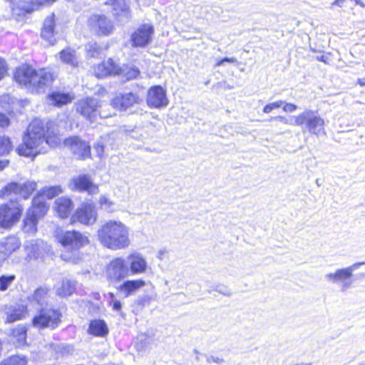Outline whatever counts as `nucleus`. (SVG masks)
<instances>
[{"mask_svg": "<svg viewBox=\"0 0 365 365\" xmlns=\"http://www.w3.org/2000/svg\"><path fill=\"white\" fill-rule=\"evenodd\" d=\"M97 235L103 247L113 251L126 249L131 243L130 228L119 220L105 221L98 230Z\"/></svg>", "mask_w": 365, "mask_h": 365, "instance_id": "1", "label": "nucleus"}, {"mask_svg": "<svg viewBox=\"0 0 365 365\" xmlns=\"http://www.w3.org/2000/svg\"><path fill=\"white\" fill-rule=\"evenodd\" d=\"M46 128L43 120L34 119L28 128V133L23 139V143L16 149L20 155L33 157L46 153L45 134Z\"/></svg>", "mask_w": 365, "mask_h": 365, "instance_id": "2", "label": "nucleus"}, {"mask_svg": "<svg viewBox=\"0 0 365 365\" xmlns=\"http://www.w3.org/2000/svg\"><path fill=\"white\" fill-rule=\"evenodd\" d=\"M62 192L61 186L46 187L40 190L34 198L32 206L29 209L24 220V230L27 233H34L36 231V226L40 218L43 217L48 207L45 198L51 199Z\"/></svg>", "mask_w": 365, "mask_h": 365, "instance_id": "3", "label": "nucleus"}, {"mask_svg": "<svg viewBox=\"0 0 365 365\" xmlns=\"http://www.w3.org/2000/svg\"><path fill=\"white\" fill-rule=\"evenodd\" d=\"M14 79L32 92L40 93L52 83L54 76L47 68L36 70L28 65H23L16 68Z\"/></svg>", "mask_w": 365, "mask_h": 365, "instance_id": "4", "label": "nucleus"}, {"mask_svg": "<svg viewBox=\"0 0 365 365\" xmlns=\"http://www.w3.org/2000/svg\"><path fill=\"white\" fill-rule=\"evenodd\" d=\"M293 125L296 126L306 125L308 130L319 135L324 133V120L312 110H306L297 115H293Z\"/></svg>", "mask_w": 365, "mask_h": 365, "instance_id": "5", "label": "nucleus"}, {"mask_svg": "<svg viewBox=\"0 0 365 365\" xmlns=\"http://www.w3.org/2000/svg\"><path fill=\"white\" fill-rule=\"evenodd\" d=\"M55 237L57 241L67 250L76 252L89 243L88 237L75 230H57Z\"/></svg>", "mask_w": 365, "mask_h": 365, "instance_id": "6", "label": "nucleus"}, {"mask_svg": "<svg viewBox=\"0 0 365 365\" xmlns=\"http://www.w3.org/2000/svg\"><path fill=\"white\" fill-rule=\"evenodd\" d=\"M364 264L365 262H356L349 267L337 269L335 272L327 273L325 274L324 277L329 283L341 284V290L344 292L352 285L350 279L353 275V272L358 269L361 265Z\"/></svg>", "mask_w": 365, "mask_h": 365, "instance_id": "7", "label": "nucleus"}, {"mask_svg": "<svg viewBox=\"0 0 365 365\" xmlns=\"http://www.w3.org/2000/svg\"><path fill=\"white\" fill-rule=\"evenodd\" d=\"M61 313L53 309H41L32 320L33 326L37 329H55L61 322Z\"/></svg>", "mask_w": 365, "mask_h": 365, "instance_id": "8", "label": "nucleus"}, {"mask_svg": "<svg viewBox=\"0 0 365 365\" xmlns=\"http://www.w3.org/2000/svg\"><path fill=\"white\" fill-rule=\"evenodd\" d=\"M22 206L18 202H10L0 207V225L4 228L11 227L21 217Z\"/></svg>", "mask_w": 365, "mask_h": 365, "instance_id": "9", "label": "nucleus"}, {"mask_svg": "<svg viewBox=\"0 0 365 365\" xmlns=\"http://www.w3.org/2000/svg\"><path fill=\"white\" fill-rule=\"evenodd\" d=\"M37 183L35 181L28 180L24 183L12 182L8 184L5 188L0 191L1 197H10L12 195L27 199L36 189Z\"/></svg>", "mask_w": 365, "mask_h": 365, "instance_id": "10", "label": "nucleus"}, {"mask_svg": "<svg viewBox=\"0 0 365 365\" xmlns=\"http://www.w3.org/2000/svg\"><path fill=\"white\" fill-rule=\"evenodd\" d=\"M101 107L100 101L91 97L82 98L76 103L77 113L91 123L96 120L98 108Z\"/></svg>", "mask_w": 365, "mask_h": 365, "instance_id": "11", "label": "nucleus"}, {"mask_svg": "<svg viewBox=\"0 0 365 365\" xmlns=\"http://www.w3.org/2000/svg\"><path fill=\"white\" fill-rule=\"evenodd\" d=\"M90 30L98 36H108L113 32V21L104 15H92L88 20Z\"/></svg>", "mask_w": 365, "mask_h": 365, "instance_id": "12", "label": "nucleus"}, {"mask_svg": "<svg viewBox=\"0 0 365 365\" xmlns=\"http://www.w3.org/2000/svg\"><path fill=\"white\" fill-rule=\"evenodd\" d=\"M97 217L98 213L95 205L91 202H83L75 211L72 216V221L91 225L96 222Z\"/></svg>", "mask_w": 365, "mask_h": 365, "instance_id": "13", "label": "nucleus"}, {"mask_svg": "<svg viewBox=\"0 0 365 365\" xmlns=\"http://www.w3.org/2000/svg\"><path fill=\"white\" fill-rule=\"evenodd\" d=\"M55 0H10L12 11L17 16L30 13L38 6L49 4Z\"/></svg>", "mask_w": 365, "mask_h": 365, "instance_id": "14", "label": "nucleus"}, {"mask_svg": "<svg viewBox=\"0 0 365 365\" xmlns=\"http://www.w3.org/2000/svg\"><path fill=\"white\" fill-rule=\"evenodd\" d=\"M69 187L73 191L86 192L89 195L98 193V186L95 184L88 175H79L74 177L69 183Z\"/></svg>", "mask_w": 365, "mask_h": 365, "instance_id": "15", "label": "nucleus"}, {"mask_svg": "<svg viewBox=\"0 0 365 365\" xmlns=\"http://www.w3.org/2000/svg\"><path fill=\"white\" fill-rule=\"evenodd\" d=\"M154 29L150 24L140 26L131 35L132 45L135 47H145L151 41Z\"/></svg>", "mask_w": 365, "mask_h": 365, "instance_id": "16", "label": "nucleus"}, {"mask_svg": "<svg viewBox=\"0 0 365 365\" xmlns=\"http://www.w3.org/2000/svg\"><path fill=\"white\" fill-rule=\"evenodd\" d=\"M147 103L149 107L160 108L168 104L165 91L160 86L151 87L147 95Z\"/></svg>", "mask_w": 365, "mask_h": 365, "instance_id": "17", "label": "nucleus"}, {"mask_svg": "<svg viewBox=\"0 0 365 365\" xmlns=\"http://www.w3.org/2000/svg\"><path fill=\"white\" fill-rule=\"evenodd\" d=\"M108 277L110 279L119 280L130 275L129 268L123 258L113 259L107 269Z\"/></svg>", "mask_w": 365, "mask_h": 365, "instance_id": "18", "label": "nucleus"}, {"mask_svg": "<svg viewBox=\"0 0 365 365\" xmlns=\"http://www.w3.org/2000/svg\"><path fill=\"white\" fill-rule=\"evenodd\" d=\"M63 144L68 147L72 152L78 158H86L91 154V147L89 145L76 136L68 138L64 140Z\"/></svg>", "mask_w": 365, "mask_h": 365, "instance_id": "19", "label": "nucleus"}, {"mask_svg": "<svg viewBox=\"0 0 365 365\" xmlns=\"http://www.w3.org/2000/svg\"><path fill=\"white\" fill-rule=\"evenodd\" d=\"M140 101V96L137 93L130 92L117 96L112 100L111 105L114 108L123 111L139 103Z\"/></svg>", "mask_w": 365, "mask_h": 365, "instance_id": "20", "label": "nucleus"}, {"mask_svg": "<svg viewBox=\"0 0 365 365\" xmlns=\"http://www.w3.org/2000/svg\"><path fill=\"white\" fill-rule=\"evenodd\" d=\"M127 263L129 273L133 275L145 273L148 267L145 258L139 252L130 254L127 257Z\"/></svg>", "mask_w": 365, "mask_h": 365, "instance_id": "21", "label": "nucleus"}, {"mask_svg": "<svg viewBox=\"0 0 365 365\" xmlns=\"http://www.w3.org/2000/svg\"><path fill=\"white\" fill-rule=\"evenodd\" d=\"M108 4L113 7V14L118 21L130 18V0H109Z\"/></svg>", "mask_w": 365, "mask_h": 365, "instance_id": "22", "label": "nucleus"}, {"mask_svg": "<svg viewBox=\"0 0 365 365\" xmlns=\"http://www.w3.org/2000/svg\"><path fill=\"white\" fill-rule=\"evenodd\" d=\"M120 67L111 58L102 62L93 68L95 76L99 78L109 75H118Z\"/></svg>", "mask_w": 365, "mask_h": 365, "instance_id": "23", "label": "nucleus"}, {"mask_svg": "<svg viewBox=\"0 0 365 365\" xmlns=\"http://www.w3.org/2000/svg\"><path fill=\"white\" fill-rule=\"evenodd\" d=\"M5 314L6 315V322L12 323L25 319L28 316V310L26 306L18 304L7 307L5 309Z\"/></svg>", "mask_w": 365, "mask_h": 365, "instance_id": "24", "label": "nucleus"}, {"mask_svg": "<svg viewBox=\"0 0 365 365\" xmlns=\"http://www.w3.org/2000/svg\"><path fill=\"white\" fill-rule=\"evenodd\" d=\"M75 98L71 93L53 92L47 96V103L57 107L70 103Z\"/></svg>", "mask_w": 365, "mask_h": 365, "instance_id": "25", "label": "nucleus"}, {"mask_svg": "<svg viewBox=\"0 0 365 365\" xmlns=\"http://www.w3.org/2000/svg\"><path fill=\"white\" fill-rule=\"evenodd\" d=\"M73 208V202L68 197H59L54 202L53 209L58 216L61 218H66L71 214Z\"/></svg>", "mask_w": 365, "mask_h": 365, "instance_id": "26", "label": "nucleus"}, {"mask_svg": "<svg viewBox=\"0 0 365 365\" xmlns=\"http://www.w3.org/2000/svg\"><path fill=\"white\" fill-rule=\"evenodd\" d=\"M54 14H51L46 18L41 30V36L50 44L53 45L55 41L54 33Z\"/></svg>", "mask_w": 365, "mask_h": 365, "instance_id": "27", "label": "nucleus"}, {"mask_svg": "<svg viewBox=\"0 0 365 365\" xmlns=\"http://www.w3.org/2000/svg\"><path fill=\"white\" fill-rule=\"evenodd\" d=\"M145 285V281L142 279L128 280L124 282L119 287V291L125 297H128Z\"/></svg>", "mask_w": 365, "mask_h": 365, "instance_id": "28", "label": "nucleus"}, {"mask_svg": "<svg viewBox=\"0 0 365 365\" xmlns=\"http://www.w3.org/2000/svg\"><path fill=\"white\" fill-rule=\"evenodd\" d=\"M88 332L95 336L103 337L108 334V327L105 321L93 319L90 322Z\"/></svg>", "mask_w": 365, "mask_h": 365, "instance_id": "29", "label": "nucleus"}, {"mask_svg": "<svg viewBox=\"0 0 365 365\" xmlns=\"http://www.w3.org/2000/svg\"><path fill=\"white\" fill-rule=\"evenodd\" d=\"M20 246L19 239L14 236L4 238L0 242V252L6 255H11Z\"/></svg>", "mask_w": 365, "mask_h": 365, "instance_id": "30", "label": "nucleus"}, {"mask_svg": "<svg viewBox=\"0 0 365 365\" xmlns=\"http://www.w3.org/2000/svg\"><path fill=\"white\" fill-rule=\"evenodd\" d=\"M59 58L62 62L73 67L78 66V57L74 50L66 48L59 53Z\"/></svg>", "mask_w": 365, "mask_h": 365, "instance_id": "31", "label": "nucleus"}, {"mask_svg": "<svg viewBox=\"0 0 365 365\" xmlns=\"http://www.w3.org/2000/svg\"><path fill=\"white\" fill-rule=\"evenodd\" d=\"M43 242L40 240H31L26 242L24 245L28 257L36 258L41 253V247Z\"/></svg>", "mask_w": 365, "mask_h": 365, "instance_id": "32", "label": "nucleus"}, {"mask_svg": "<svg viewBox=\"0 0 365 365\" xmlns=\"http://www.w3.org/2000/svg\"><path fill=\"white\" fill-rule=\"evenodd\" d=\"M74 290L75 283L67 279H63L62 282L56 287V294L61 297L71 295Z\"/></svg>", "mask_w": 365, "mask_h": 365, "instance_id": "33", "label": "nucleus"}, {"mask_svg": "<svg viewBox=\"0 0 365 365\" xmlns=\"http://www.w3.org/2000/svg\"><path fill=\"white\" fill-rule=\"evenodd\" d=\"M31 303H36L43 306L47 302L48 299V290L44 288L37 289L34 294L29 298Z\"/></svg>", "mask_w": 365, "mask_h": 365, "instance_id": "34", "label": "nucleus"}, {"mask_svg": "<svg viewBox=\"0 0 365 365\" xmlns=\"http://www.w3.org/2000/svg\"><path fill=\"white\" fill-rule=\"evenodd\" d=\"M118 74L122 75L128 81L136 78L140 75V71L138 68L131 66H123L120 67Z\"/></svg>", "mask_w": 365, "mask_h": 365, "instance_id": "35", "label": "nucleus"}, {"mask_svg": "<svg viewBox=\"0 0 365 365\" xmlns=\"http://www.w3.org/2000/svg\"><path fill=\"white\" fill-rule=\"evenodd\" d=\"M27 362L26 356L14 355L2 361L0 365H26Z\"/></svg>", "mask_w": 365, "mask_h": 365, "instance_id": "36", "label": "nucleus"}, {"mask_svg": "<svg viewBox=\"0 0 365 365\" xmlns=\"http://www.w3.org/2000/svg\"><path fill=\"white\" fill-rule=\"evenodd\" d=\"M98 202L101 208L110 212L115 211V203L107 195H101Z\"/></svg>", "mask_w": 365, "mask_h": 365, "instance_id": "37", "label": "nucleus"}, {"mask_svg": "<svg viewBox=\"0 0 365 365\" xmlns=\"http://www.w3.org/2000/svg\"><path fill=\"white\" fill-rule=\"evenodd\" d=\"M12 150V144L9 138L6 136H0V155H4Z\"/></svg>", "mask_w": 365, "mask_h": 365, "instance_id": "38", "label": "nucleus"}, {"mask_svg": "<svg viewBox=\"0 0 365 365\" xmlns=\"http://www.w3.org/2000/svg\"><path fill=\"white\" fill-rule=\"evenodd\" d=\"M13 336L16 338V346H21L26 341V331L24 327H19L13 330Z\"/></svg>", "mask_w": 365, "mask_h": 365, "instance_id": "39", "label": "nucleus"}, {"mask_svg": "<svg viewBox=\"0 0 365 365\" xmlns=\"http://www.w3.org/2000/svg\"><path fill=\"white\" fill-rule=\"evenodd\" d=\"M16 279L15 275H3L0 277V291H6Z\"/></svg>", "mask_w": 365, "mask_h": 365, "instance_id": "40", "label": "nucleus"}, {"mask_svg": "<svg viewBox=\"0 0 365 365\" xmlns=\"http://www.w3.org/2000/svg\"><path fill=\"white\" fill-rule=\"evenodd\" d=\"M87 56L89 57H98L101 53V47L96 43H89L86 46Z\"/></svg>", "mask_w": 365, "mask_h": 365, "instance_id": "41", "label": "nucleus"}, {"mask_svg": "<svg viewBox=\"0 0 365 365\" xmlns=\"http://www.w3.org/2000/svg\"><path fill=\"white\" fill-rule=\"evenodd\" d=\"M45 140L46 142V152L48 151V147H56L61 143V138L58 135L48 136L45 138Z\"/></svg>", "mask_w": 365, "mask_h": 365, "instance_id": "42", "label": "nucleus"}, {"mask_svg": "<svg viewBox=\"0 0 365 365\" xmlns=\"http://www.w3.org/2000/svg\"><path fill=\"white\" fill-rule=\"evenodd\" d=\"M283 104H284L283 101H277L276 102L269 103L264 107L263 112L265 113H269L272 110L282 107Z\"/></svg>", "mask_w": 365, "mask_h": 365, "instance_id": "43", "label": "nucleus"}, {"mask_svg": "<svg viewBox=\"0 0 365 365\" xmlns=\"http://www.w3.org/2000/svg\"><path fill=\"white\" fill-rule=\"evenodd\" d=\"M109 303L113 307V309L119 311L121 309V303L119 300L116 299L114 294L109 293Z\"/></svg>", "mask_w": 365, "mask_h": 365, "instance_id": "44", "label": "nucleus"}, {"mask_svg": "<svg viewBox=\"0 0 365 365\" xmlns=\"http://www.w3.org/2000/svg\"><path fill=\"white\" fill-rule=\"evenodd\" d=\"M282 107L283 110L286 113H292L295 111L297 108V106L295 104L291 103H286L284 101Z\"/></svg>", "mask_w": 365, "mask_h": 365, "instance_id": "45", "label": "nucleus"}, {"mask_svg": "<svg viewBox=\"0 0 365 365\" xmlns=\"http://www.w3.org/2000/svg\"><path fill=\"white\" fill-rule=\"evenodd\" d=\"M94 149L99 157H102L104 153V145L102 142H98L94 145Z\"/></svg>", "mask_w": 365, "mask_h": 365, "instance_id": "46", "label": "nucleus"}, {"mask_svg": "<svg viewBox=\"0 0 365 365\" xmlns=\"http://www.w3.org/2000/svg\"><path fill=\"white\" fill-rule=\"evenodd\" d=\"M6 63L5 61L0 58V80L4 78L6 73Z\"/></svg>", "mask_w": 365, "mask_h": 365, "instance_id": "47", "label": "nucleus"}, {"mask_svg": "<svg viewBox=\"0 0 365 365\" xmlns=\"http://www.w3.org/2000/svg\"><path fill=\"white\" fill-rule=\"evenodd\" d=\"M225 62H228V63H237V61L236 60V58H222V60H220L218 61L216 63H215V67H218V66H222L223 63Z\"/></svg>", "mask_w": 365, "mask_h": 365, "instance_id": "48", "label": "nucleus"}, {"mask_svg": "<svg viewBox=\"0 0 365 365\" xmlns=\"http://www.w3.org/2000/svg\"><path fill=\"white\" fill-rule=\"evenodd\" d=\"M207 363H216V364H220L224 361V360L222 358L217 357V356H207Z\"/></svg>", "mask_w": 365, "mask_h": 365, "instance_id": "49", "label": "nucleus"}, {"mask_svg": "<svg viewBox=\"0 0 365 365\" xmlns=\"http://www.w3.org/2000/svg\"><path fill=\"white\" fill-rule=\"evenodd\" d=\"M274 119L275 120H279L280 122L284 123V124H289V125H294L293 123H294V120L292 119V116L291 117V120L289 121L286 118H284V116H276L274 118Z\"/></svg>", "mask_w": 365, "mask_h": 365, "instance_id": "50", "label": "nucleus"}, {"mask_svg": "<svg viewBox=\"0 0 365 365\" xmlns=\"http://www.w3.org/2000/svg\"><path fill=\"white\" fill-rule=\"evenodd\" d=\"M9 118L4 114H0V127H5L9 125Z\"/></svg>", "mask_w": 365, "mask_h": 365, "instance_id": "51", "label": "nucleus"}, {"mask_svg": "<svg viewBox=\"0 0 365 365\" xmlns=\"http://www.w3.org/2000/svg\"><path fill=\"white\" fill-rule=\"evenodd\" d=\"M61 257L65 261L72 262L73 263H77L78 262V260L74 257L68 255L66 254H62L61 255Z\"/></svg>", "mask_w": 365, "mask_h": 365, "instance_id": "52", "label": "nucleus"}, {"mask_svg": "<svg viewBox=\"0 0 365 365\" xmlns=\"http://www.w3.org/2000/svg\"><path fill=\"white\" fill-rule=\"evenodd\" d=\"M168 251L166 249H161L157 253V257L160 260H163L167 255Z\"/></svg>", "mask_w": 365, "mask_h": 365, "instance_id": "53", "label": "nucleus"}, {"mask_svg": "<svg viewBox=\"0 0 365 365\" xmlns=\"http://www.w3.org/2000/svg\"><path fill=\"white\" fill-rule=\"evenodd\" d=\"M344 1L345 0H334V1L332 3V5L342 7L344 6Z\"/></svg>", "mask_w": 365, "mask_h": 365, "instance_id": "54", "label": "nucleus"}, {"mask_svg": "<svg viewBox=\"0 0 365 365\" xmlns=\"http://www.w3.org/2000/svg\"><path fill=\"white\" fill-rule=\"evenodd\" d=\"M9 165V160H0V170H2L4 168L7 167Z\"/></svg>", "mask_w": 365, "mask_h": 365, "instance_id": "55", "label": "nucleus"}, {"mask_svg": "<svg viewBox=\"0 0 365 365\" xmlns=\"http://www.w3.org/2000/svg\"><path fill=\"white\" fill-rule=\"evenodd\" d=\"M358 83L361 86H365V78H359Z\"/></svg>", "mask_w": 365, "mask_h": 365, "instance_id": "56", "label": "nucleus"}, {"mask_svg": "<svg viewBox=\"0 0 365 365\" xmlns=\"http://www.w3.org/2000/svg\"><path fill=\"white\" fill-rule=\"evenodd\" d=\"M98 115H100L101 118H108L109 115H110V114H106L103 113V111L101 110L99 113H98Z\"/></svg>", "mask_w": 365, "mask_h": 365, "instance_id": "57", "label": "nucleus"}, {"mask_svg": "<svg viewBox=\"0 0 365 365\" xmlns=\"http://www.w3.org/2000/svg\"><path fill=\"white\" fill-rule=\"evenodd\" d=\"M7 98H9V96H1V97L0 98V101H1V100H3V99H4V100H6V99H7Z\"/></svg>", "mask_w": 365, "mask_h": 365, "instance_id": "58", "label": "nucleus"}]
</instances>
